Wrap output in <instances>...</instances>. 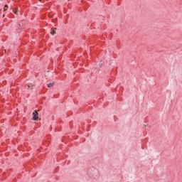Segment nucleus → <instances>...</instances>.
<instances>
[{"label":"nucleus","mask_w":182,"mask_h":182,"mask_svg":"<svg viewBox=\"0 0 182 182\" xmlns=\"http://www.w3.org/2000/svg\"><path fill=\"white\" fill-rule=\"evenodd\" d=\"M39 116V113L38 112L37 110H35L33 112V118H32V120H34V121H36L38 120V117Z\"/></svg>","instance_id":"1"},{"label":"nucleus","mask_w":182,"mask_h":182,"mask_svg":"<svg viewBox=\"0 0 182 182\" xmlns=\"http://www.w3.org/2000/svg\"><path fill=\"white\" fill-rule=\"evenodd\" d=\"M50 33H51V35H55V33H56V28L52 30V31H50Z\"/></svg>","instance_id":"2"},{"label":"nucleus","mask_w":182,"mask_h":182,"mask_svg":"<svg viewBox=\"0 0 182 182\" xmlns=\"http://www.w3.org/2000/svg\"><path fill=\"white\" fill-rule=\"evenodd\" d=\"M52 86H53V82L48 84V87H52Z\"/></svg>","instance_id":"3"},{"label":"nucleus","mask_w":182,"mask_h":182,"mask_svg":"<svg viewBox=\"0 0 182 182\" xmlns=\"http://www.w3.org/2000/svg\"><path fill=\"white\" fill-rule=\"evenodd\" d=\"M14 14H16V11H14Z\"/></svg>","instance_id":"4"}]
</instances>
